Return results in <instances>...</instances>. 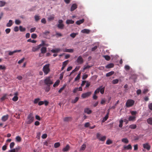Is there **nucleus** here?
Segmentation results:
<instances>
[{"label":"nucleus","mask_w":152,"mask_h":152,"mask_svg":"<svg viewBox=\"0 0 152 152\" xmlns=\"http://www.w3.org/2000/svg\"><path fill=\"white\" fill-rule=\"evenodd\" d=\"M134 103V101L132 99H128L126 103V106L127 107H129L132 106Z\"/></svg>","instance_id":"nucleus-1"},{"label":"nucleus","mask_w":152,"mask_h":152,"mask_svg":"<svg viewBox=\"0 0 152 152\" xmlns=\"http://www.w3.org/2000/svg\"><path fill=\"white\" fill-rule=\"evenodd\" d=\"M27 119L28 121L27 122V123L28 124H30L33 121L34 119V117L33 116L32 113H30L28 115Z\"/></svg>","instance_id":"nucleus-2"},{"label":"nucleus","mask_w":152,"mask_h":152,"mask_svg":"<svg viewBox=\"0 0 152 152\" xmlns=\"http://www.w3.org/2000/svg\"><path fill=\"white\" fill-rule=\"evenodd\" d=\"M44 83L46 85H50L53 83L52 81L50 80V77H47L44 80Z\"/></svg>","instance_id":"nucleus-3"},{"label":"nucleus","mask_w":152,"mask_h":152,"mask_svg":"<svg viewBox=\"0 0 152 152\" xmlns=\"http://www.w3.org/2000/svg\"><path fill=\"white\" fill-rule=\"evenodd\" d=\"M96 138L98 139L99 141H104L106 139V136H102L101 134L97 133H96Z\"/></svg>","instance_id":"nucleus-4"},{"label":"nucleus","mask_w":152,"mask_h":152,"mask_svg":"<svg viewBox=\"0 0 152 152\" xmlns=\"http://www.w3.org/2000/svg\"><path fill=\"white\" fill-rule=\"evenodd\" d=\"M63 22L62 20H59L58 21V24L57 25V27L60 29H62L64 28V25L63 23Z\"/></svg>","instance_id":"nucleus-5"},{"label":"nucleus","mask_w":152,"mask_h":152,"mask_svg":"<svg viewBox=\"0 0 152 152\" xmlns=\"http://www.w3.org/2000/svg\"><path fill=\"white\" fill-rule=\"evenodd\" d=\"M91 92H87L83 94H82L81 96L83 98H85L88 97L91 94Z\"/></svg>","instance_id":"nucleus-6"},{"label":"nucleus","mask_w":152,"mask_h":152,"mask_svg":"<svg viewBox=\"0 0 152 152\" xmlns=\"http://www.w3.org/2000/svg\"><path fill=\"white\" fill-rule=\"evenodd\" d=\"M143 148L146 149L147 150L149 151L151 148V146L148 143H146L142 144Z\"/></svg>","instance_id":"nucleus-7"},{"label":"nucleus","mask_w":152,"mask_h":152,"mask_svg":"<svg viewBox=\"0 0 152 152\" xmlns=\"http://www.w3.org/2000/svg\"><path fill=\"white\" fill-rule=\"evenodd\" d=\"M43 71L45 75H47L50 71L49 67H43Z\"/></svg>","instance_id":"nucleus-8"},{"label":"nucleus","mask_w":152,"mask_h":152,"mask_svg":"<svg viewBox=\"0 0 152 152\" xmlns=\"http://www.w3.org/2000/svg\"><path fill=\"white\" fill-rule=\"evenodd\" d=\"M77 61L79 64H82L83 63V59L81 56H80L78 57Z\"/></svg>","instance_id":"nucleus-9"},{"label":"nucleus","mask_w":152,"mask_h":152,"mask_svg":"<svg viewBox=\"0 0 152 152\" xmlns=\"http://www.w3.org/2000/svg\"><path fill=\"white\" fill-rule=\"evenodd\" d=\"M21 51V50H16L13 51H8V52H9L8 55L9 56H12V55L13 54H14L15 53H18V52H20Z\"/></svg>","instance_id":"nucleus-10"},{"label":"nucleus","mask_w":152,"mask_h":152,"mask_svg":"<svg viewBox=\"0 0 152 152\" xmlns=\"http://www.w3.org/2000/svg\"><path fill=\"white\" fill-rule=\"evenodd\" d=\"M84 112L88 114H90L92 113V111L88 108H86L84 109Z\"/></svg>","instance_id":"nucleus-11"},{"label":"nucleus","mask_w":152,"mask_h":152,"mask_svg":"<svg viewBox=\"0 0 152 152\" xmlns=\"http://www.w3.org/2000/svg\"><path fill=\"white\" fill-rule=\"evenodd\" d=\"M132 149V147L131 145L129 144L127 146H125V145L124 146L123 150L131 149Z\"/></svg>","instance_id":"nucleus-12"},{"label":"nucleus","mask_w":152,"mask_h":152,"mask_svg":"<svg viewBox=\"0 0 152 152\" xmlns=\"http://www.w3.org/2000/svg\"><path fill=\"white\" fill-rule=\"evenodd\" d=\"M8 117L9 115H4L2 117L1 119V120L4 122L5 121L8 119Z\"/></svg>","instance_id":"nucleus-13"},{"label":"nucleus","mask_w":152,"mask_h":152,"mask_svg":"<svg viewBox=\"0 0 152 152\" xmlns=\"http://www.w3.org/2000/svg\"><path fill=\"white\" fill-rule=\"evenodd\" d=\"M77 5L76 4H72L71 7V11H73L77 8Z\"/></svg>","instance_id":"nucleus-14"},{"label":"nucleus","mask_w":152,"mask_h":152,"mask_svg":"<svg viewBox=\"0 0 152 152\" xmlns=\"http://www.w3.org/2000/svg\"><path fill=\"white\" fill-rule=\"evenodd\" d=\"M62 51L64 52L72 53L74 51V50L73 49H63Z\"/></svg>","instance_id":"nucleus-15"},{"label":"nucleus","mask_w":152,"mask_h":152,"mask_svg":"<svg viewBox=\"0 0 152 152\" xmlns=\"http://www.w3.org/2000/svg\"><path fill=\"white\" fill-rule=\"evenodd\" d=\"M90 30L86 29H84L81 31V32L86 34H88L90 32Z\"/></svg>","instance_id":"nucleus-16"},{"label":"nucleus","mask_w":152,"mask_h":152,"mask_svg":"<svg viewBox=\"0 0 152 152\" xmlns=\"http://www.w3.org/2000/svg\"><path fill=\"white\" fill-rule=\"evenodd\" d=\"M84 19H82L77 20L76 22V23L78 25H80L81 24L83 23L84 21Z\"/></svg>","instance_id":"nucleus-17"},{"label":"nucleus","mask_w":152,"mask_h":152,"mask_svg":"<svg viewBox=\"0 0 152 152\" xmlns=\"http://www.w3.org/2000/svg\"><path fill=\"white\" fill-rule=\"evenodd\" d=\"M136 117L135 116H129L128 118V120L129 121H134L135 120Z\"/></svg>","instance_id":"nucleus-18"},{"label":"nucleus","mask_w":152,"mask_h":152,"mask_svg":"<svg viewBox=\"0 0 152 152\" xmlns=\"http://www.w3.org/2000/svg\"><path fill=\"white\" fill-rule=\"evenodd\" d=\"M39 49L37 46L33 47L32 48V52H35L38 50Z\"/></svg>","instance_id":"nucleus-19"},{"label":"nucleus","mask_w":152,"mask_h":152,"mask_svg":"<svg viewBox=\"0 0 152 152\" xmlns=\"http://www.w3.org/2000/svg\"><path fill=\"white\" fill-rule=\"evenodd\" d=\"M13 22L11 20H10L9 22L7 24L6 26L7 27H11L13 24Z\"/></svg>","instance_id":"nucleus-20"},{"label":"nucleus","mask_w":152,"mask_h":152,"mask_svg":"<svg viewBox=\"0 0 152 152\" xmlns=\"http://www.w3.org/2000/svg\"><path fill=\"white\" fill-rule=\"evenodd\" d=\"M47 48L46 47H42L41 49V53L42 54H44L46 52Z\"/></svg>","instance_id":"nucleus-21"},{"label":"nucleus","mask_w":152,"mask_h":152,"mask_svg":"<svg viewBox=\"0 0 152 152\" xmlns=\"http://www.w3.org/2000/svg\"><path fill=\"white\" fill-rule=\"evenodd\" d=\"M69 145H66L65 147L63 149L62 151L64 152H66L69 150Z\"/></svg>","instance_id":"nucleus-22"},{"label":"nucleus","mask_w":152,"mask_h":152,"mask_svg":"<svg viewBox=\"0 0 152 152\" xmlns=\"http://www.w3.org/2000/svg\"><path fill=\"white\" fill-rule=\"evenodd\" d=\"M44 89L46 92H48L50 89V85H47L44 87Z\"/></svg>","instance_id":"nucleus-23"},{"label":"nucleus","mask_w":152,"mask_h":152,"mask_svg":"<svg viewBox=\"0 0 152 152\" xmlns=\"http://www.w3.org/2000/svg\"><path fill=\"white\" fill-rule=\"evenodd\" d=\"M99 88H100V93L102 94H103L104 90V87L101 86L99 87Z\"/></svg>","instance_id":"nucleus-24"},{"label":"nucleus","mask_w":152,"mask_h":152,"mask_svg":"<svg viewBox=\"0 0 152 152\" xmlns=\"http://www.w3.org/2000/svg\"><path fill=\"white\" fill-rule=\"evenodd\" d=\"M61 50V49L59 48L55 49H52L51 50V52L52 53H58Z\"/></svg>","instance_id":"nucleus-25"},{"label":"nucleus","mask_w":152,"mask_h":152,"mask_svg":"<svg viewBox=\"0 0 152 152\" xmlns=\"http://www.w3.org/2000/svg\"><path fill=\"white\" fill-rule=\"evenodd\" d=\"M86 145L85 144H83L81 145V146L80 147V151H81L84 150L86 148Z\"/></svg>","instance_id":"nucleus-26"},{"label":"nucleus","mask_w":152,"mask_h":152,"mask_svg":"<svg viewBox=\"0 0 152 152\" xmlns=\"http://www.w3.org/2000/svg\"><path fill=\"white\" fill-rule=\"evenodd\" d=\"M74 23V21L72 20H66V23L67 24H73Z\"/></svg>","instance_id":"nucleus-27"},{"label":"nucleus","mask_w":152,"mask_h":152,"mask_svg":"<svg viewBox=\"0 0 152 152\" xmlns=\"http://www.w3.org/2000/svg\"><path fill=\"white\" fill-rule=\"evenodd\" d=\"M137 127V125L135 124H132L129 126V128L132 129H135Z\"/></svg>","instance_id":"nucleus-28"},{"label":"nucleus","mask_w":152,"mask_h":152,"mask_svg":"<svg viewBox=\"0 0 152 152\" xmlns=\"http://www.w3.org/2000/svg\"><path fill=\"white\" fill-rule=\"evenodd\" d=\"M108 117V113L103 118L102 121V122H104L107 120Z\"/></svg>","instance_id":"nucleus-29"},{"label":"nucleus","mask_w":152,"mask_h":152,"mask_svg":"<svg viewBox=\"0 0 152 152\" xmlns=\"http://www.w3.org/2000/svg\"><path fill=\"white\" fill-rule=\"evenodd\" d=\"M148 123L151 125H152V118H149L147 120Z\"/></svg>","instance_id":"nucleus-30"},{"label":"nucleus","mask_w":152,"mask_h":152,"mask_svg":"<svg viewBox=\"0 0 152 152\" xmlns=\"http://www.w3.org/2000/svg\"><path fill=\"white\" fill-rule=\"evenodd\" d=\"M123 122L124 120H123L122 118H121L119 121V127H122L123 126Z\"/></svg>","instance_id":"nucleus-31"},{"label":"nucleus","mask_w":152,"mask_h":152,"mask_svg":"<svg viewBox=\"0 0 152 152\" xmlns=\"http://www.w3.org/2000/svg\"><path fill=\"white\" fill-rule=\"evenodd\" d=\"M121 141L125 143H128L129 142V140L127 138H124L122 139Z\"/></svg>","instance_id":"nucleus-32"},{"label":"nucleus","mask_w":152,"mask_h":152,"mask_svg":"<svg viewBox=\"0 0 152 152\" xmlns=\"http://www.w3.org/2000/svg\"><path fill=\"white\" fill-rule=\"evenodd\" d=\"M114 72L113 71H111L110 72L106 74V77H109L112 75H113L114 74Z\"/></svg>","instance_id":"nucleus-33"},{"label":"nucleus","mask_w":152,"mask_h":152,"mask_svg":"<svg viewBox=\"0 0 152 152\" xmlns=\"http://www.w3.org/2000/svg\"><path fill=\"white\" fill-rule=\"evenodd\" d=\"M113 142L112 140L110 139H108L106 142V144L107 145H109L112 144Z\"/></svg>","instance_id":"nucleus-34"},{"label":"nucleus","mask_w":152,"mask_h":152,"mask_svg":"<svg viewBox=\"0 0 152 152\" xmlns=\"http://www.w3.org/2000/svg\"><path fill=\"white\" fill-rule=\"evenodd\" d=\"M60 82V81L59 80H57L56 81V82L53 85V87H56L58 86Z\"/></svg>","instance_id":"nucleus-35"},{"label":"nucleus","mask_w":152,"mask_h":152,"mask_svg":"<svg viewBox=\"0 0 152 152\" xmlns=\"http://www.w3.org/2000/svg\"><path fill=\"white\" fill-rule=\"evenodd\" d=\"M16 141L18 142H20L21 140V138L19 136H17L15 138Z\"/></svg>","instance_id":"nucleus-36"},{"label":"nucleus","mask_w":152,"mask_h":152,"mask_svg":"<svg viewBox=\"0 0 152 152\" xmlns=\"http://www.w3.org/2000/svg\"><path fill=\"white\" fill-rule=\"evenodd\" d=\"M103 57L107 61H109L110 59V56L108 55H104L103 56Z\"/></svg>","instance_id":"nucleus-37"},{"label":"nucleus","mask_w":152,"mask_h":152,"mask_svg":"<svg viewBox=\"0 0 152 152\" xmlns=\"http://www.w3.org/2000/svg\"><path fill=\"white\" fill-rule=\"evenodd\" d=\"M34 19L37 22L40 20V16L38 15H35L34 16Z\"/></svg>","instance_id":"nucleus-38"},{"label":"nucleus","mask_w":152,"mask_h":152,"mask_svg":"<svg viewBox=\"0 0 152 152\" xmlns=\"http://www.w3.org/2000/svg\"><path fill=\"white\" fill-rule=\"evenodd\" d=\"M71 118V117H66L64 118V121L67 122L70 121Z\"/></svg>","instance_id":"nucleus-39"},{"label":"nucleus","mask_w":152,"mask_h":152,"mask_svg":"<svg viewBox=\"0 0 152 152\" xmlns=\"http://www.w3.org/2000/svg\"><path fill=\"white\" fill-rule=\"evenodd\" d=\"M79 99V98L77 97H76L74 99L72 100V103H75L77 102L78 100Z\"/></svg>","instance_id":"nucleus-40"},{"label":"nucleus","mask_w":152,"mask_h":152,"mask_svg":"<svg viewBox=\"0 0 152 152\" xmlns=\"http://www.w3.org/2000/svg\"><path fill=\"white\" fill-rule=\"evenodd\" d=\"M118 79H115L113 80L112 81V83L113 84L117 83L118 82Z\"/></svg>","instance_id":"nucleus-41"},{"label":"nucleus","mask_w":152,"mask_h":152,"mask_svg":"<svg viewBox=\"0 0 152 152\" xmlns=\"http://www.w3.org/2000/svg\"><path fill=\"white\" fill-rule=\"evenodd\" d=\"M77 34L78 33H72L70 34V36L72 38H74Z\"/></svg>","instance_id":"nucleus-42"},{"label":"nucleus","mask_w":152,"mask_h":152,"mask_svg":"<svg viewBox=\"0 0 152 152\" xmlns=\"http://www.w3.org/2000/svg\"><path fill=\"white\" fill-rule=\"evenodd\" d=\"M69 62L68 60H66L63 63L62 66H65Z\"/></svg>","instance_id":"nucleus-43"},{"label":"nucleus","mask_w":152,"mask_h":152,"mask_svg":"<svg viewBox=\"0 0 152 152\" xmlns=\"http://www.w3.org/2000/svg\"><path fill=\"white\" fill-rule=\"evenodd\" d=\"M19 29L20 31L21 32L24 31L26 30V28H23L21 26H19Z\"/></svg>","instance_id":"nucleus-44"},{"label":"nucleus","mask_w":152,"mask_h":152,"mask_svg":"<svg viewBox=\"0 0 152 152\" xmlns=\"http://www.w3.org/2000/svg\"><path fill=\"white\" fill-rule=\"evenodd\" d=\"M6 4L5 2L2 1H0V7L4 6Z\"/></svg>","instance_id":"nucleus-45"},{"label":"nucleus","mask_w":152,"mask_h":152,"mask_svg":"<svg viewBox=\"0 0 152 152\" xmlns=\"http://www.w3.org/2000/svg\"><path fill=\"white\" fill-rule=\"evenodd\" d=\"M66 86V85H64L58 91V92L60 93L62 92V91H63L64 88Z\"/></svg>","instance_id":"nucleus-46"},{"label":"nucleus","mask_w":152,"mask_h":152,"mask_svg":"<svg viewBox=\"0 0 152 152\" xmlns=\"http://www.w3.org/2000/svg\"><path fill=\"white\" fill-rule=\"evenodd\" d=\"M7 95L6 94H4V96L1 97L0 99V100L1 101H2L3 100H4V99H5L6 98Z\"/></svg>","instance_id":"nucleus-47"},{"label":"nucleus","mask_w":152,"mask_h":152,"mask_svg":"<svg viewBox=\"0 0 152 152\" xmlns=\"http://www.w3.org/2000/svg\"><path fill=\"white\" fill-rule=\"evenodd\" d=\"M60 145V144L59 142H56L54 144V146L55 148H57Z\"/></svg>","instance_id":"nucleus-48"},{"label":"nucleus","mask_w":152,"mask_h":152,"mask_svg":"<svg viewBox=\"0 0 152 152\" xmlns=\"http://www.w3.org/2000/svg\"><path fill=\"white\" fill-rule=\"evenodd\" d=\"M15 143L13 142H11L10 145V148L11 149H12L14 147V145H15Z\"/></svg>","instance_id":"nucleus-49"},{"label":"nucleus","mask_w":152,"mask_h":152,"mask_svg":"<svg viewBox=\"0 0 152 152\" xmlns=\"http://www.w3.org/2000/svg\"><path fill=\"white\" fill-rule=\"evenodd\" d=\"M80 73L78 74L77 76L75 78V81H76L79 80L80 78Z\"/></svg>","instance_id":"nucleus-50"},{"label":"nucleus","mask_w":152,"mask_h":152,"mask_svg":"<svg viewBox=\"0 0 152 152\" xmlns=\"http://www.w3.org/2000/svg\"><path fill=\"white\" fill-rule=\"evenodd\" d=\"M37 37V35L35 34H33L31 35V37L33 39L36 38Z\"/></svg>","instance_id":"nucleus-51"},{"label":"nucleus","mask_w":152,"mask_h":152,"mask_svg":"<svg viewBox=\"0 0 152 152\" xmlns=\"http://www.w3.org/2000/svg\"><path fill=\"white\" fill-rule=\"evenodd\" d=\"M134 151H137L138 149V145L137 144L135 145L134 146Z\"/></svg>","instance_id":"nucleus-52"},{"label":"nucleus","mask_w":152,"mask_h":152,"mask_svg":"<svg viewBox=\"0 0 152 152\" xmlns=\"http://www.w3.org/2000/svg\"><path fill=\"white\" fill-rule=\"evenodd\" d=\"M54 15L50 16V17H48V19L49 21H51L52 20H53L54 19Z\"/></svg>","instance_id":"nucleus-53"},{"label":"nucleus","mask_w":152,"mask_h":152,"mask_svg":"<svg viewBox=\"0 0 152 152\" xmlns=\"http://www.w3.org/2000/svg\"><path fill=\"white\" fill-rule=\"evenodd\" d=\"M55 36H56V37H61V36H62V35L61 33H58V32H56V34Z\"/></svg>","instance_id":"nucleus-54"},{"label":"nucleus","mask_w":152,"mask_h":152,"mask_svg":"<svg viewBox=\"0 0 152 152\" xmlns=\"http://www.w3.org/2000/svg\"><path fill=\"white\" fill-rule=\"evenodd\" d=\"M18 97L17 96H14L12 98V100L13 101L16 102L18 100Z\"/></svg>","instance_id":"nucleus-55"},{"label":"nucleus","mask_w":152,"mask_h":152,"mask_svg":"<svg viewBox=\"0 0 152 152\" xmlns=\"http://www.w3.org/2000/svg\"><path fill=\"white\" fill-rule=\"evenodd\" d=\"M5 31L6 34H8L11 31V29L10 28H7L6 29Z\"/></svg>","instance_id":"nucleus-56"},{"label":"nucleus","mask_w":152,"mask_h":152,"mask_svg":"<svg viewBox=\"0 0 152 152\" xmlns=\"http://www.w3.org/2000/svg\"><path fill=\"white\" fill-rule=\"evenodd\" d=\"M39 100H40V99L39 98H37L35 99L34 100V104H37V103L39 101Z\"/></svg>","instance_id":"nucleus-57"},{"label":"nucleus","mask_w":152,"mask_h":152,"mask_svg":"<svg viewBox=\"0 0 152 152\" xmlns=\"http://www.w3.org/2000/svg\"><path fill=\"white\" fill-rule=\"evenodd\" d=\"M148 107L150 110H152V103H150L148 104Z\"/></svg>","instance_id":"nucleus-58"},{"label":"nucleus","mask_w":152,"mask_h":152,"mask_svg":"<svg viewBox=\"0 0 152 152\" xmlns=\"http://www.w3.org/2000/svg\"><path fill=\"white\" fill-rule=\"evenodd\" d=\"M20 148V147L19 146H17L15 148V149L16 151V152H18Z\"/></svg>","instance_id":"nucleus-59"},{"label":"nucleus","mask_w":152,"mask_h":152,"mask_svg":"<svg viewBox=\"0 0 152 152\" xmlns=\"http://www.w3.org/2000/svg\"><path fill=\"white\" fill-rule=\"evenodd\" d=\"M137 94L138 95L140 94L141 93V91L140 89H138L136 91Z\"/></svg>","instance_id":"nucleus-60"},{"label":"nucleus","mask_w":152,"mask_h":152,"mask_svg":"<svg viewBox=\"0 0 152 152\" xmlns=\"http://www.w3.org/2000/svg\"><path fill=\"white\" fill-rule=\"evenodd\" d=\"M21 23L20 21L19 20H16L15 23L17 25H19Z\"/></svg>","instance_id":"nucleus-61"},{"label":"nucleus","mask_w":152,"mask_h":152,"mask_svg":"<svg viewBox=\"0 0 152 152\" xmlns=\"http://www.w3.org/2000/svg\"><path fill=\"white\" fill-rule=\"evenodd\" d=\"M100 88L99 87L97 88L94 91L95 94H96L99 93L100 92Z\"/></svg>","instance_id":"nucleus-62"},{"label":"nucleus","mask_w":152,"mask_h":152,"mask_svg":"<svg viewBox=\"0 0 152 152\" xmlns=\"http://www.w3.org/2000/svg\"><path fill=\"white\" fill-rule=\"evenodd\" d=\"M78 91V88H75L73 91V92L74 93H76L77 91Z\"/></svg>","instance_id":"nucleus-63"},{"label":"nucleus","mask_w":152,"mask_h":152,"mask_svg":"<svg viewBox=\"0 0 152 152\" xmlns=\"http://www.w3.org/2000/svg\"><path fill=\"white\" fill-rule=\"evenodd\" d=\"M14 30L15 32L18 31L19 30V28L17 26L15 27L14 28Z\"/></svg>","instance_id":"nucleus-64"}]
</instances>
